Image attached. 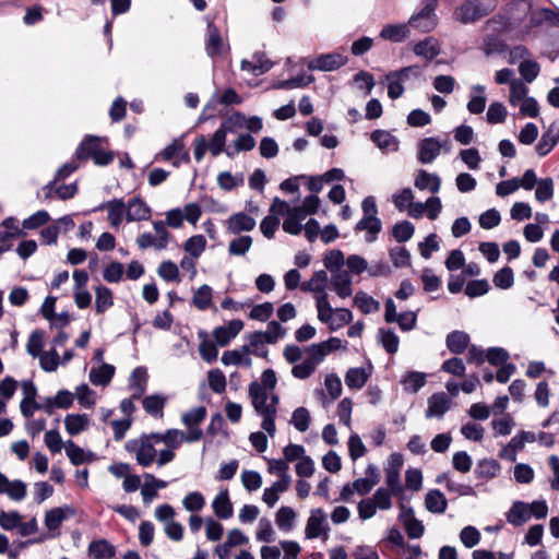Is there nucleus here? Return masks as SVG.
<instances>
[{
  "instance_id": "46",
  "label": "nucleus",
  "mask_w": 559,
  "mask_h": 559,
  "mask_svg": "<svg viewBox=\"0 0 559 559\" xmlns=\"http://www.w3.org/2000/svg\"><path fill=\"white\" fill-rule=\"evenodd\" d=\"M427 382V374L419 371H408L402 379L401 384L407 393H417Z\"/></svg>"
},
{
  "instance_id": "8",
  "label": "nucleus",
  "mask_w": 559,
  "mask_h": 559,
  "mask_svg": "<svg viewBox=\"0 0 559 559\" xmlns=\"http://www.w3.org/2000/svg\"><path fill=\"white\" fill-rule=\"evenodd\" d=\"M495 8V0H469L457 8L454 19L463 24L475 22Z\"/></svg>"
},
{
  "instance_id": "58",
  "label": "nucleus",
  "mask_w": 559,
  "mask_h": 559,
  "mask_svg": "<svg viewBox=\"0 0 559 559\" xmlns=\"http://www.w3.org/2000/svg\"><path fill=\"white\" fill-rule=\"evenodd\" d=\"M393 496L397 497L395 492L386 486L378 488L370 498L379 510L385 511L391 509Z\"/></svg>"
},
{
  "instance_id": "43",
  "label": "nucleus",
  "mask_w": 559,
  "mask_h": 559,
  "mask_svg": "<svg viewBox=\"0 0 559 559\" xmlns=\"http://www.w3.org/2000/svg\"><path fill=\"white\" fill-rule=\"evenodd\" d=\"M272 68V62L261 53L252 56V60H242L241 69L253 75H261Z\"/></svg>"
},
{
  "instance_id": "48",
  "label": "nucleus",
  "mask_w": 559,
  "mask_h": 559,
  "mask_svg": "<svg viewBox=\"0 0 559 559\" xmlns=\"http://www.w3.org/2000/svg\"><path fill=\"white\" fill-rule=\"evenodd\" d=\"M371 140L383 152H396L399 148V142L394 135L388 131L377 130L371 133Z\"/></svg>"
},
{
  "instance_id": "21",
  "label": "nucleus",
  "mask_w": 559,
  "mask_h": 559,
  "mask_svg": "<svg viewBox=\"0 0 559 559\" xmlns=\"http://www.w3.org/2000/svg\"><path fill=\"white\" fill-rule=\"evenodd\" d=\"M452 401L443 392L432 394L427 401L426 418H442L451 408Z\"/></svg>"
},
{
  "instance_id": "22",
  "label": "nucleus",
  "mask_w": 559,
  "mask_h": 559,
  "mask_svg": "<svg viewBox=\"0 0 559 559\" xmlns=\"http://www.w3.org/2000/svg\"><path fill=\"white\" fill-rule=\"evenodd\" d=\"M399 520L405 527L409 538H420L424 535L425 527L421 521L415 518L414 510L401 504Z\"/></svg>"
},
{
  "instance_id": "30",
  "label": "nucleus",
  "mask_w": 559,
  "mask_h": 559,
  "mask_svg": "<svg viewBox=\"0 0 559 559\" xmlns=\"http://www.w3.org/2000/svg\"><path fill=\"white\" fill-rule=\"evenodd\" d=\"M352 283H353L352 277L346 270L337 271L336 273L332 274V277H331L332 288L335 292V294L342 299H345V298L352 296V294H353Z\"/></svg>"
},
{
  "instance_id": "41",
  "label": "nucleus",
  "mask_w": 559,
  "mask_h": 559,
  "mask_svg": "<svg viewBox=\"0 0 559 559\" xmlns=\"http://www.w3.org/2000/svg\"><path fill=\"white\" fill-rule=\"evenodd\" d=\"M531 518L532 515L528 509V503L523 501L513 502L512 507L507 513V521L514 526L523 525Z\"/></svg>"
},
{
  "instance_id": "47",
  "label": "nucleus",
  "mask_w": 559,
  "mask_h": 559,
  "mask_svg": "<svg viewBox=\"0 0 559 559\" xmlns=\"http://www.w3.org/2000/svg\"><path fill=\"white\" fill-rule=\"evenodd\" d=\"M297 513L292 507H281L275 513V523L280 531L288 533L295 527Z\"/></svg>"
},
{
  "instance_id": "34",
  "label": "nucleus",
  "mask_w": 559,
  "mask_h": 559,
  "mask_svg": "<svg viewBox=\"0 0 559 559\" xmlns=\"http://www.w3.org/2000/svg\"><path fill=\"white\" fill-rule=\"evenodd\" d=\"M290 483L292 479L287 478L274 481L270 487L264 488L262 493V501L269 508H273L280 500V496L289 488Z\"/></svg>"
},
{
  "instance_id": "28",
  "label": "nucleus",
  "mask_w": 559,
  "mask_h": 559,
  "mask_svg": "<svg viewBox=\"0 0 559 559\" xmlns=\"http://www.w3.org/2000/svg\"><path fill=\"white\" fill-rule=\"evenodd\" d=\"M154 438L159 443H164L167 448L175 451L180 448L183 442L193 443L195 440L189 439V433L187 431H181L178 429H168L163 433H154Z\"/></svg>"
},
{
  "instance_id": "53",
  "label": "nucleus",
  "mask_w": 559,
  "mask_h": 559,
  "mask_svg": "<svg viewBox=\"0 0 559 559\" xmlns=\"http://www.w3.org/2000/svg\"><path fill=\"white\" fill-rule=\"evenodd\" d=\"M206 243L203 235H193L186 240L183 250L188 253L187 257L198 259L205 251Z\"/></svg>"
},
{
  "instance_id": "18",
  "label": "nucleus",
  "mask_w": 559,
  "mask_h": 559,
  "mask_svg": "<svg viewBox=\"0 0 559 559\" xmlns=\"http://www.w3.org/2000/svg\"><path fill=\"white\" fill-rule=\"evenodd\" d=\"M205 50L209 57L215 58L228 50V45L223 39L218 28L209 22L206 27Z\"/></svg>"
},
{
  "instance_id": "62",
  "label": "nucleus",
  "mask_w": 559,
  "mask_h": 559,
  "mask_svg": "<svg viewBox=\"0 0 559 559\" xmlns=\"http://www.w3.org/2000/svg\"><path fill=\"white\" fill-rule=\"evenodd\" d=\"M508 117L506 106L500 102H492L487 110L486 120L490 124L503 123Z\"/></svg>"
},
{
  "instance_id": "37",
  "label": "nucleus",
  "mask_w": 559,
  "mask_h": 559,
  "mask_svg": "<svg viewBox=\"0 0 559 559\" xmlns=\"http://www.w3.org/2000/svg\"><path fill=\"white\" fill-rule=\"evenodd\" d=\"M64 451L73 465L91 463L95 460L94 453L85 451L83 448L75 444L72 440L64 442Z\"/></svg>"
},
{
  "instance_id": "49",
  "label": "nucleus",
  "mask_w": 559,
  "mask_h": 559,
  "mask_svg": "<svg viewBox=\"0 0 559 559\" xmlns=\"http://www.w3.org/2000/svg\"><path fill=\"white\" fill-rule=\"evenodd\" d=\"M425 506L431 513H443L447 509L448 501L444 495L438 490H429L425 497Z\"/></svg>"
},
{
  "instance_id": "26",
  "label": "nucleus",
  "mask_w": 559,
  "mask_h": 559,
  "mask_svg": "<svg viewBox=\"0 0 559 559\" xmlns=\"http://www.w3.org/2000/svg\"><path fill=\"white\" fill-rule=\"evenodd\" d=\"M443 144L437 138H426L418 144V159L423 164L432 163L440 154Z\"/></svg>"
},
{
  "instance_id": "27",
  "label": "nucleus",
  "mask_w": 559,
  "mask_h": 559,
  "mask_svg": "<svg viewBox=\"0 0 559 559\" xmlns=\"http://www.w3.org/2000/svg\"><path fill=\"white\" fill-rule=\"evenodd\" d=\"M0 495H5L14 501H21L26 496V484L19 479L10 480L0 473Z\"/></svg>"
},
{
  "instance_id": "23",
  "label": "nucleus",
  "mask_w": 559,
  "mask_h": 559,
  "mask_svg": "<svg viewBox=\"0 0 559 559\" xmlns=\"http://www.w3.org/2000/svg\"><path fill=\"white\" fill-rule=\"evenodd\" d=\"M221 361L225 366L251 368L252 358L250 346L242 345L239 348L224 352Z\"/></svg>"
},
{
  "instance_id": "9",
  "label": "nucleus",
  "mask_w": 559,
  "mask_h": 559,
  "mask_svg": "<svg viewBox=\"0 0 559 559\" xmlns=\"http://www.w3.org/2000/svg\"><path fill=\"white\" fill-rule=\"evenodd\" d=\"M329 532L330 525L324 510L321 508L311 509L305 527L306 538H323L325 540L329 537Z\"/></svg>"
},
{
  "instance_id": "12",
  "label": "nucleus",
  "mask_w": 559,
  "mask_h": 559,
  "mask_svg": "<svg viewBox=\"0 0 559 559\" xmlns=\"http://www.w3.org/2000/svg\"><path fill=\"white\" fill-rule=\"evenodd\" d=\"M403 464V455L400 453H392L389 455L384 466L385 484L395 492L396 496H401L403 491L400 479V472Z\"/></svg>"
},
{
  "instance_id": "38",
  "label": "nucleus",
  "mask_w": 559,
  "mask_h": 559,
  "mask_svg": "<svg viewBox=\"0 0 559 559\" xmlns=\"http://www.w3.org/2000/svg\"><path fill=\"white\" fill-rule=\"evenodd\" d=\"M413 51L416 56L431 61L440 53L439 41L435 37H427L414 45Z\"/></svg>"
},
{
  "instance_id": "24",
  "label": "nucleus",
  "mask_w": 559,
  "mask_h": 559,
  "mask_svg": "<svg viewBox=\"0 0 559 559\" xmlns=\"http://www.w3.org/2000/svg\"><path fill=\"white\" fill-rule=\"evenodd\" d=\"M255 219L245 212H237L225 221V226L230 234L250 231L255 227Z\"/></svg>"
},
{
  "instance_id": "64",
  "label": "nucleus",
  "mask_w": 559,
  "mask_h": 559,
  "mask_svg": "<svg viewBox=\"0 0 559 559\" xmlns=\"http://www.w3.org/2000/svg\"><path fill=\"white\" fill-rule=\"evenodd\" d=\"M45 343V334L43 331L36 330L31 333L26 344L27 353L34 358H38L43 354Z\"/></svg>"
},
{
  "instance_id": "31",
  "label": "nucleus",
  "mask_w": 559,
  "mask_h": 559,
  "mask_svg": "<svg viewBox=\"0 0 559 559\" xmlns=\"http://www.w3.org/2000/svg\"><path fill=\"white\" fill-rule=\"evenodd\" d=\"M73 510L70 507H58L50 509L45 514V526L50 532H56L62 522L73 515Z\"/></svg>"
},
{
  "instance_id": "13",
  "label": "nucleus",
  "mask_w": 559,
  "mask_h": 559,
  "mask_svg": "<svg viewBox=\"0 0 559 559\" xmlns=\"http://www.w3.org/2000/svg\"><path fill=\"white\" fill-rule=\"evenodd\" d=\"M418 70L416 67H405L399 71L390 72L385 75L388 81V95L392 99L401 97L404 93L403 83L412 75H417Z\"/></svg>"
},
{
  "instance_id": "4",
  "label": "nucleus",
  "mask_w": 559,
  "mask_h": 559,
  "mask_svg": "<svg viewBox=\"0 0 559 559\" xmlns=\"http://www.w3.org/2000/svg\"><path fill=\"white\" fill-rule=\"evenodd\" d=\"M228 133H234V131L226 119L213 133L210 141H207L203 135L198 136L193 142V154L195 160L200 163L207 151H210L213 156H218L223 152L225 153L227 147L226 136Z\"/></svg>"
},
{
  "instance_id": "39",
  "label": "nucleus",
  "mask_w": 559,
  "mask_h": 559,
  "mask_svg": "<svg viewBox=\"0 0 559 559\" xmlns=\"http://www.w3.org/2000/svg\"><path fill=\"white\" fill-rule=\"evenodd\" d=\"M409 24H388L380 32V37L392 43H402L409 37Z\"/></svg>"
},
{
  "instance_id": "59",
  "label": "nucleus",
  "mask_w": 559,
  "mask_h": 559,
  "mask_svg": "<svg viewBox=\"0 0 559 559\" xmlns=\"http://www.w3.org/2000/svg\"><path fill=\"white\" fill-rule=\"evenodd\" d=\"M100 150V139L96 136L86 138L76 150L79 159L93 157Z\"/></svg>"
},
{
  "instance_id": "52",
  "label": "nucleus",
  "mask_w": 559,
  "mask_h": 559,
  "mask_svg": "<svg viewBox=\"0 0 559 559\" xmlns=\"http://www.w3.org/2000/svg\"><path fill=\"white\" fill-rule=\"evenodd\" d=\"M535 441V435L530 431H521L515 435L509 444L504 448V452L512 450V456H509L510 461H515L516 452L522 450L526 443H531Z\"/></svg>"
},
{
  "instance_id": "1",
  "label": "nucleus",
  "mask_w": 559,
  "mask_h": 559,
  "mask_svg": "<svg viewBox=\"0 0 559 559\" xmlns=\"http://www.w3.org/2000/svg\"><path fill=\"white\" fill-rule=\"evenodd\" d=\"M99 209L107 212V221L116 230L124 221L127 223L145 222L152 216V209L140 197H134L128 202L123 199H112L103 203Z\"/></svg>"
},
{
  "instance_id": "20",
  "label": "nucleus",
  "mask_w": 559,
  "mask_h": 559,
  "mask_svg": "<svg viewBox=\"0 0 559 559\" xmlns=\"http://www.w3.org/2000/svg\"><path fill=\"white\" fill-rule=\"evenodd\" d=\"M163 160L173 162L175 167H179L181 163H189V153L185 151V143L182 139H175L169 145H167L159 154Z\"/></svg>"
},
{
  "instance_id": "7",
  "label": "nucleus",
  "mask_w": 559,
  "mask_h": 559,
  "mask_svg": "<svg viewBox=\"0 0 559 559\" xmlns=\"http://www.w3.org/2000/svg\"><path fill=\"white\" fill-rule=\"evenodd\" d=\"M510 32V23L504 19H492L485 26L484 51L486 55L501 51L504 48V38Z\"/></svg>"
},
{
  "instance_id": "54",
  "label": "nucleus",
  "mask_w": 559,
  "mask_h": 559,
  "mask_svg": "<svg viewBox=\"0 0 559 559\" xmlns=\"http://www.w3.org/2000/svg\"><path fill=\"white\" fill-rule=\"evenodd\" d=\"M501 471L500 464L492 459H484L478 462L476 475L481 479H491L499 475Z\"/></svg>"
},
{
  "instance_id": "61",
  "label": "nucleus",
  "mask_w": 559,
  "mask_h": 559,
  "mask_svg": "<svg viewBox=\"0 0 559 559\" xmlns=\"http://www.w3.org/2000/svg\"><path fill=\"white\" fill-rule=\"evenodd\" d=\"M182 507L188 512H200L205 507V498L200 491H190L183 497Z\"/></svg>"
},
{
  "instance_id": "51",
  "label": "nucleus",
  "mask_w": 559,
  "mask_h": 559,
  "mask_svg": "<svg viewBox=\"0 0 559 559\" xmlns=\"http://www.w3.org/2000/svg\"><path fill=\"white\" fill-rule=\"evenodd\" d=\"M447 346L454 354L463 353L469 343V336L463 331H453L447 336Z\"/></svg>"
},
{
  "instance_id": "19",
  "label": "nucleus",
  "mask_w": 559,
  "mask_h": 559,
  "mask_svg": "<svg viewBox=\"0 0 559 559\" xmlns=\"http://www.w3.org/2000/svg\"><path fill=\"white\" fill-rule=\"evenodd\" d=\"M92 423L91 416L84 413H71L66 415L63 419L64 429L71 437L79 436L90 430Z\"/></svg>"
},
{
  "instance_id": "57",
  "label": "nucleus",
  "mask_w": 559,
  "mask_h": 559,
  "mask_svg": "<svg viewBox=\"0 0 559 559\" xmlns=\"http://www.w3.org/2000/svg\"><path fill=\"white\" fill-rule=\"evenodd\" d=\"M212 288L204 284L194 292L192 297V305L199 310H206L212 306Z\"/></svg>"
},
{
  "instance_id": "17",
  "label": "nucleus",
  "mask_w": 559,
  "mask_h": 559,
  "mask_svg": "<svg viewBox=\"0 0 559 559\" xmlns=\"http://www.w3.org/2000/svg\"><path fill=\"white\" fill-rule=\"evenodd\" d=\"M243 325L241 320L235 319L216 326L212 332L215 343L222 347L228 345L242 331Z\"/></svg>"
},
{
  "instance_id": "25",
  "label": "nucleus",
  "mask_w": 559,
  "mask_h": 559,
  "mask_svg": "<svg viewBox=\"0 0 559 559\" xmlns=\"http://www.w3.org/2000/svg\"><path fill=\"white\" fill-rule=\"evenodd\" d=\"M228 124H230L234 133L238 130L247 129L251 132H259L263 128V122L260 117L252 116L246 117L241 112H236L227 118Z\"/></svg>"
},
{
  "instance_id": "40",
  "label": "nucleus",
  "mask_w": 559,
  "mask_h": 559,
  "mask_svg": "<svg viewBox=\"0 0 559 559\" xmlns=\"http://www.w3.org/2000/svg\"><path fill=\"white\" fill-rule=\"evenodd\" d=\"M255 146V140L248 133H240L225 150V154L233 158L241 152H248Z\"/></svg>"
},
{
  "instance_id": "36",
  "label": "nucleus",
  "mask_w": 559,
  "mask_h": 559,
  "mask_svg": "<svg viewBox=\"0 0 559 559\" xmlns=\"http://www.w3.org/2000/svg\"><path fill=\"white\" fill-rule=\"evenodd\" d=\"M95 294V312L103 314L114 306V295L110 288L99 284L94 287Z\"/></svg>"
},
{
  "instance_id": "56",
  "label": "nucleus",
  "mask_w": 559,
  "mask_h": 559,
  "mask_svg": "<svg viewBox=\"0 0 559 559\" xmlns=\"http://www.w3.org/2000/svg\"><path fill=\"white\" fill-rule=\"evenodd\" d=\"M528 93L527 83L523 82L522 80L518 79L511 82L510 86V93H509V104L513 107L519 106L521 102L526 99Z\"/></svg>"
},
{
  "instance_id": "15",
  "label": "nucleus",
  "mask_w": 559,
  "mask_h": 559,
  "mask_svg": "<svg viewBox=\"0 0 559 559\" xmlns=\"http://www.w3.org/2000/svg\"><path fill=\"white\" fill-rule=\"evenodd\" d=\"M347 57L340 52L320 55L308 61L309 70L334 71L346 64Z\"/></svg>"
},
{
  "instance_id": "42",
  "label": "nucleus",
  "mask_w": 559,
  "mask_h": 559,
  "mask_svg": "<svg viewBox=\"0 0 559 559\" xmlns=\"http://www.w3.org/2000/svg\"><path fill=\"white\" fill-rule=\"evenodd\" d=\"M87 551L93 559H112L116 556L115 546L107 539L93 540Z\"/></svg>"
},
{
  "instance_id": "32",
  "label": "nucleus",
  "mask_w": 559,
  "mask_h": 559,
  "mask_svg": "<svg viewBox=\"0 0 559 559\" xmlns=\"http://www.w3.org/2000/svg\"><path fill=\"white\" fill-rule=\"evenodd\" d=\"M486 103V87L480 84L472 85L469 92V99L466 105L467 110L473 115H479L485 110Z\"/></svg>"
},
{
  "instance_id": "29",
  "label": "nucleus",
  "mask_w": 559,
  "mask_h": 559,
  "mask_svg": "<svg viewBox=\"0 0 559 559\" xmlns=\"http://www.w3.org/2000/svg\"><path fill=\"white\" fill-rule=\"evenodd\" d=\"M22 392L23 399L20 404L21 413L25 417H31L39 408V405L36 402V386L32 381H23Z\"/></svg>"
},
{
  "instance_id": "2",
  "label": "nucleus",
  "mask_w": 559,
  "mask_h": 559,
  "mask_svg": "<svg viewBox=\"0 0 559 559\" xmlns=\"http://www.w3.org/2000/svg\"><path fill=\"white\" fill-rule=\"evenodd\" d=\"M320 199L316 194L305 198L301 205L290 207V205L275 198L270 207L274 215H286L283 222V230L289 235H298L302 230V222L307 215L314 214L320 206Z\"/></svg>"
},
{
  "instance_id": "11",
  "label": "nucleus",
  "mask_w": 559,
  "mask_h": 559,
  "mask_svg": "<svg viewBox=\"0 0 559 559\" xmlns=\"http://www.w3.org/2000/svg\"><path fill=\"white\" fill-rule=\"evenodd\" d=\"M436 7L437 0H428L420 12L411 16L408 24L423 33L431 32L437 26Z\"/></svg>"
},
{
  "instance_id": "55",
  "label": "nucleus",
  "mask_w": 559,
  "mask_h": 559,
  "mask_svg": "<svg viewBox=\"0 0 559 559\" xmlns=\"http://www.w3.org/2000/svg\"><path fill=\"white\" fill-rule=\"evenodd\" d=\"M74 397L83 408H92L97 402V394L87 384H81L75 388Z\"/></svg>"
},
{
  "instance_id": "60",
  "label": "nucleus",
  "mask_w": 559,
  "mask_h": 559,
  "mask_svg": "<svg viewBox=\"0 0 559 559\" xmlns=\"http://www.w3.org/2000/svg\"><path fill=\"white\" fill-rule=\"evenodd\" d=\"M275 538L276 533L272 522L266 518L260 519L255 530V539L262 543H273Z\"/></svg>"
},
{
  "instance_id": "5",
  "label": "nucleus",
  "mask_w": 559,
  "mask_h": 559,
  "mask_svg": "<svg viewBox=\"0 0 559 559\" xmlns=\"http://www.w3.org/2000/svg\"><path fill=\"white\" fill-rule=\"evenodd\" d=\"M154 438V433L143 435L139 438L130 439L126 442L124 449L128 453L133 455L136 463L142 467L151 466L157 456L155 448L158 444Z\"/></svg>"
},
{
  "instance_id": "3",
  "label": "nucleus",
  "mask_w": 559,
  "mask_h": 559,
  "mask_svg": "<svg viewBox=\"0 0 559 559\" xmlns=\"http://www.w3.org/2000/svg\"><path fill=\"white\" fill-rule=\"evenodd\" d=\"M248 392L254 412L262 418V429L273 437L276 431L278 396L275 393L261 392L258 385H249Z\"/></svg>"
},
{
  "instance_id": "16",
  "label": "nucleus",
  "mask_w": 559,
  "mask_h": 559,
  "mask_svg": "<svg viewBox=\"0 0 559 559\" xmlns=\"http://www.w3.org/2000/svg\"><path fill=\"white\" fill-rule=\"evenodd\" d=\"M213 513L219 520H228L234 515V506L227 487H221L211 503Z\"/></svg>"
},
{
  "instance_id": "33",
  "label": "nucleus",
  "mask_w": 559,
  "mask_h": 559,
  "mask_svg": "<svg viewBox=\"0 0 559 559\" xmlns=\"http://www.w3.org/2000/svg\"><path fill=\"white\" fill-rule=\"evenodd\" d=\"M166 487L167 483L165 480L158 479L152 474H145L144 484L141 487L143 502L151 503L157 497V491Z\"/></svg>"
},
{
  "instance_id": "45",
  "label": "nucleus",
  "mask_w": 559,
  "mask_h": 559,
  "mask_svg": "<svg viewBox=\"0 0 559 559\" xmlns=\"http://www.w3.org/2000/svg\"><path fill=\"white\" fill-rule=\"evenodd\" d=\"M414 185L419 190H428L431 193H437L441 187V179L438 175L429 174L421 169L416 175Z\"/></svg>"
},
{
  "instance_id": "63",
  "label": "nucleus",
  "mask_w": 559,
  "mask_h": 559,
  "mask_svg": "<svg viewBox=\"0 0 559 559\" xmlns=\"http://www.w3.org/2000/svg\"><path fill=\"white\" fill-rule=\"evenodd\" d=\"M354 304L364 313H372L380 308V304L364 292H358L355 295Z\"/></svg>"
},
{
  "instance_id": "35",
  "label": "nucleus",
  "mask_w": 559,
  "mask_h": 559,
  "mask_svg": "<svg viewBox=\"0 0 559 559\" xmlns=\"http://www.w3.org/2000/svg\"><path fill=\"white\" fill-rule=\"evenodd\" d=\"M371 374V367L349 368L345 374V383L348 389L360 390L367 383Z\"/></svg>"
},
{
  "instance_id": "14",
  "label": "nucleus",
  "mask_w": 559,
  "mask_h": 559,
  "mask_svg": "<svg viewBox=\"0 0 559 559\" xmlns=\"http://www.w3.org/2000/svg\"><path fill=\"white\" fill-rule=\"evenodd\" d=\"M329 284V277L325 271H317L313 273L311 278L301 284V289L304 292L312 293L316 301V308H318V300L324 298V300H329V295L326 293Z\"/></svg>"
},
{
  "instance_id": "6",
  "label": "nucleus",
  "mask_w": 559,
  "mask_h": 559,
  "mask_svg": "<svg viewBox=\"0 0 559 559\" xmlns=\"http://www.w3.org/2000/svg\"><path fill=\"white\" fill-rule=\"evenodd\" d=\"M318 320L329 326L331 331H337L353 320V313L345 308H332L329 300L321 297L317 308Z\"/></svg>"
},
{
  "instance_id": "50",
  "label": "nucleus",
  "mask_w": 559,
  "mask_h": 559,
  "mask_svg": "<svg viewBox=\"0 0 559 559\" xmlns=\"http://www.w3.org/2000/svg\"><path fill=\"white\" fill-rule=\"evenodd\" d=\"M147 381L146 369L142 367H138L131 373L129 380V386L132 391V397L139 399L145 391Z\"/></svg>"
},
{
  "instance_id": "44",
  "label": "nucleus",
  "mask_w": 559,
  "mask_h": 559,
  "mask_svg": "<svg viewBox=\"0 0 559 559\" xmlns=\"http://www.w3.org/2000/svg\"><path fill=\"white\" fill-rule=\"evenodd\" d=\"M115 374V367L109 364H100L90 370V381L94 385L106 386L111 381Z\"/></svg>"
},
{
  "instance_id": "10",
  "label": "nucleus",
  "mask_w": 559,
  "mask_h": 559,
  "mask_svg": "<svg viewBox=\"0 0 559 559\" xmlns=\"http://www.w3.org/2000/svg\"><path fill=\"white\" fill-rule=\"evenodd\" d=\"M206 417V408L204 406H197L181 415V421L187 428L190 440L200 441L203 438V431L200 425Z\"/></svg>"
}]
</instances>
